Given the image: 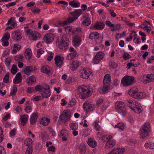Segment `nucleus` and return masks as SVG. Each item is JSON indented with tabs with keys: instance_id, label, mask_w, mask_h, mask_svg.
<instances>
[{
	"instance_id": "obj_61",
	"label": "nucleus",
	"mask_w": 154,
	"mask_h": 154,
	"mask_svg": "<svg viewBox=\"0 0 154 154\" xmlns=\"http://www.w3.org/2000/svg\"><path fill=\"white\" fill-rule=\"evenodd\" d=\"M154 60V56H152L148 59L147 62L148 64H150L152 63Z\"/></svg>"
},
{
	"instance_id": "obj_44",
	"label": "nucleus",
	"mask_w": 154,
	"mask_h": 154,
	"mask_svg": "<svg viewBox=\"0 0 154 154\" xmlns=\"http://www.w3.org/2000/svg\"><path fill=\"white\" fill-rule=\"evenodd\" d=\"M121 25L120 24H114V26L113 28H111V30L112 31L118 30L120 29Z\"/></svg>"
},
{
	"instance_id": "obj_36",
	"label": "nucleus",
	"mask_w": 154,
	"mask_h": 154,
	"mask_svg": "<svg viewBox=\"0 0 154 154\" xmlns=\"http://www.w3.org/2000/svg\"><path fill=\"white\" fill-rule=\"evenodd\" d=\"M76 54L77 52H76L69 53L67 56L66 59L68 60H71L76 56Z\"/></svg>"
},
{
	"instance_id": "obj_39",
	"label": "nucleus",
	"mask_w": 154,
	"mask_h": 154,
	"mask_svg": "<svg viewBox=\"0 0 154 154\" xmlns=\"http://www.w3.org/2000/svg\"><path fill=\"white\" fill-rule=\"evenodd\" d=\"M17 91V87L16 85H14L12 87V91L10 93L9 96L14 95L15 94Z\"/></svg>"
},
{
	"instance_id": "obj_31",
	"label": "nucleus",
	"mask_w": 154,
	"mask_h": 154,
	"mask_svg": "<svg viewBox=\"0 0 154 154\" xmlns=\"http://www.w3.org/2000/svg\"><path fill=\"white\" fill-rule=\"evenodd\" d=\"M87 143L89 146L92 147L94 148L96 146V141L93 139H88Z\"/></svg>"
},
{
	"instance_id": "obj_9",
	"label": "nucleus",
	"mask_w": 154,
	"mask_h": 154,
	"mask_svg": "<svg viewBox=\"0 0 154 154\" xmlns=\"http://www.w3.org/2000/svg\"><path fill=\"white\" fill-rule=\"evenodd\" d=\"M71 116V113L69 110H64L60 116L59 118L63 122H65L69 121Z\"/></svg>"
},
{
	"instance_id": "obj_20",
	"label": "nucleus",
	"mask_w": 154,
	"mask_h": 154,
	"mask_svg": "<svg viewBox=\"0 0 154 154\" xmlns=\"http://www.w3.org/2000/svg\"><path fill=\"white\" fill-rule=\"evenodd\" d=\"M135 113L139 114L142 111V108L140 103L137 102L136 103L135 106L132 110Z\"/></svg>"
},
{
	"instance_id": "obj_7",
	"label": "nucleus",
	"mask_w": 154,
	"mask_h": 154,
	"mask_svg": "<svg viewBox=\"0 0 154 154\" xmlns=\"http://www.w3.org/2000/svg\"><path fill=\"white\" fill-rule=\"evenodd\" d=\"M26 34L28 35L29 38L32 40H36L40 38V34L38 32L32 31L28 29L26 31Z\"/></svg>"
},
{
	"instance_id": "obj_57",
	"label": "nucleus",
	"mask_w": 154,
	"mask_h": 154,
	"mask_svg": "<svg viewBox=\"0 0 154 154\" xmlns=\"http://www.w3.org/2000/svg\"><path fill=\"white\" fill-rule=\"evenodd\" d=\"M9 72H8L6 73L3 79V82H4L7 83L9 82Z\"/></svg>"
},
{
	"instance_id": "obj_27",
	"label": "nucleus",
	"mask_w": 154,
	"mask_h": 154,
	"mask_svg": "<svg viewBox=\"0 0 154 154\" xmlns=\"http://www.w3.org/2000/svg\"><path fill=\"white\" fill-rule=\"evenodd\" d=\"M69 5L71 7L76 8L80 7V3L78 1L73 0L69 2Z\"/></svg>"
},
{
	"instance_id": "obj_6",
	"label": "nucleus",
	"mask_w": 154,
	"mask_h": 154,
	"mask_svg": "<svg viewBox=\"0 0 154 154\" xmlns=\"http://www.w3.org/2000/svg\"><path fill=\"white\" fill-rule=\"evenodd\" d=\"M135 78L133 76H125L123 77L121 81V83L125 87L130 86L135 82Z\"/></svg>"
},
{
	"instance_id": "obj_1",
	"label": "nucleus",
	"mask_w": 154,
	"mask_h": 154,
	"mask_svg": "<svg viewBox=\"0 0 154 154\" xmlns=\"http://www.w3.org/2000/svg\"><path fill=\"white\" fill-rule=\"evenodd\" d=\"M69 40L66 35H63L57 38L56 46L62 51L67 50L69 46Z\"/></svg>"
},
{
	"instance_id": "obj_52",
	"label": "nucleus",
	"mask_w": 154,
	"mask_h": 154,
	"mask_svg": "<svg viewBox=\"0 0 154 154\" xmlns=\"http://www.w3.org/2000/svg\"><path fill=\"white\" fill-rule=\"evenodd\" d=\"M60 136H68L67 131L66 130L63 129L60 132Z\"/></svg>"
},
{
	"instance_id": "obj_54",
	"label": "nucleus",
	"mask_w": 154,
	"mask_h": 154,
	"mask_svg": "<svg viewBox=\"0 0 154 154\" xmlns=\"http://www.w3.org/2000/svg\"><path fill=\"white\" fill-rule=\"evenodd\" d=\"M23 57L21 54L17 55L14 57V59L16 61L22 60H23Z\"/></svg>"
},
{
	"instance_id": "obj_2",
	"label": "nucleus",
	"mask_w": 154,
	"mask_h": 154,
	"mask_svg": "<svg viewBox=\"0 0 154 154\" xmlns=\"http://www.w3.org/2000/svg\"><path fill=\"white\" fill-rule=\"evenodd\" d=\"M111 77L109 74H106L104 77L103 81V87L100 88L98 90V92L101 94H104L108 92L110 89Z\"/></svg>"
},
{
	"instance_id": "obj_33",
	"label": "nucleus",
	"mask_w": 154,
	"mask_h": 154,
	"mask_svg": "<svg viewBox=\"0 0 154 154\" xmlns=\"http://www.w3.org/2000/svg\"><path fill=\"white\" fill-rule=\"evenodd\" d=\"M141 128L143 129L144 128V129H145L149 132H150L151 129V127L150 123L148 122L145 123L142 126Z\"/></svg>"
},
{
	"instance_id": "obj_64",
	"label": "nucleus",
	"mask_w": 154,
	"mask_h": 154,
	"mask_svg": "<svg viewBox=\"0 0 154 154\" xmlns=\"http://www.w3.org/2000/svg\"><path fill=\"white\" fill-rule=\"evenodd\" d=\"M35 89L36 91H41L42 90V87L41 85H38L35 86Z\"/></svg>"
},
{
	"instance_id": "obj_50",
	"label": "nucleus",
	"mask_w": 154,
	"mask_h": 154,
	"mask_svg": "<svg viewBox=\"0 0 154 154\" xmlns=\"http://www.w3.org/2000/svg\"><path fill=\"white\" fill-rule=\"evenodd\" d=\"M125 127V125L122 123H119L117 125H116L115 128H118L121 130H123Z\"/></svg>"
},
{
	"instance_id": "obj_53",
	"label": "nucleus",
	"mask_w": 154,
	"mask_h": 154,
	"mask_svg": "<svg viewBox=\"0 0 154 154\" xmlns=\"http://www.w3.org/2000/svg\"><path fill=\"white\" fill-rule=\"evenodd\" d=\"M5 64L6 66H9L11 62V58L9 57L6 58L5 61Z\"/></svg>"
},
{
	"instance_id": "obj_17",
	"label": "nucleus",
	"mask_w": 154,
	"mask_h": 154,
	"mask_svg": "<svg viewBox=\"0 0 154 154\" xmlns=\"http://www.w3.org/2000/svg\"><path fill=\"white\" fill-rule=\"evenodd\" d=\"M81 39L80 37L78 35L74 36L72 38V45L75 47H77L81 44Z\"/></svg>"
},
{
	"instance_id": "obj_32",
	"label": "nucleus",
	"mask_w": 154,
	"mask_h": 154,
	"mask_svg": "<svg viewBox=\"0 0 154 154\" xmlns=\"http://www.w3.org/2000/svg\"><path fill=\"white\" fill-rule=\"evenodd\" d=\"M79 149L81 154H84L86 152V146L85 144L83 143L81 144L79 146Z\"/></svg>"
},
{
	"instance_id": "obj_24",
	"label": "nucleus",
	"mask_w": 154,
	"mask_h": 154,
	"mask_svg": "<svg viewBox=\"0 0 154 154\" xmlns=\"http://www.w3.org/2000/svg\"><path fill=\"white\" fill-rule=\"evenodd\" d=\"M28 119V116L27 115H23L20 116L21 124L23 126H24L27 122Z\"/></svg>"
},
{
	"instance_id": "obj_49",
	"label": "nucleus",
	"mask_w": 154,
	"mask_h": 154,
	"mask_svg": "<svg viewBox=\"0 0 154 154\" xmlns=\"http://www.w3.org/2000/svg\"><path fill=\"white\" fill-rule=\"evenodd\" d=\"M145 146L146 147L148 146L149 147V148L153 149H154V143H148L146 142V143H145Z\"/></svg>"
},
{
	"instance_id": "obj_41",
	"label": "nucleus",
	"mask_w": 154,
	"mask_h": 154,
	"mask_svg": "<svg viewBox=\"0 0 154 154\" xmlns=\"http://www.w3.org/2000/svg\"><path fill=\"white\" fill-rule=\"evenodd\" d=\"M112 138V136L111 135H105L102 137V140L103 141H107L110 140Z\"/></svg>"
},
{
	"instance_id": "obj_15",
	"label": "nucleus",
	"mask_w": 154,
	"mask_h": 154,
	"mask_svg": "<svg viewBox=\"0 0 154 154\" xmlns=\"http://www.w3.org/2000/svg\"><path fill=\"white\" fill-rule=\"evenodd\" d=\"M11 36L14 40L18 41L22 38V34L20 31L15 30L12 32Z\"/></svg>"
},
{
	"instance_id": "obj_42",
	"label": "nucleus",
	"mask_w": 154,
	"mask_h": 154,
	"mask_svg": "<svg viewBox=\"0 0 154 154\" xmlns=\"http://www.w3.org/2000/svg\"><path fill=\"white\" fill-rule=\"evenodd\" d=\"M81 63L78 61H74L71 64V66L72 67H78L79 66L81 65Z\"/></svg>"
},
{
	"instance_id": "obj_56",
	"label": "nucleus",
	"mask_w": 154,
	"mask_h": 154,
	"mask_svg": "<svg viewBox=\"0 0 154 154\" xmlns=\"http://www.w3.org/2000/svg\"><path fill=\"white\" fill-rule=\"evenodd\" d=\"M41 70L42 72L47 74H49L51 72L50 70V69H48L47 68H41Z\"/></svg>"
},
{
	"instance_id": "obj_55",
	"label": "nucleus",
	"mask_w": 154,
	"mask_h": 154,
	"mask_svg": "<svg viewBox=\"0 0 154 154\" xmlns=\"http://www.w3.org/2000/svg\"><path fill=\"white\" fill-rule=\"evenodd\" d=\"M90 130L87 129L83 131L82 136L84 137H87L90 134Z\"/></svg>"
},
{
	"instance_id": "obj_43",
	"label": "nucleus",
	"mask_w": 154,
	"mask_h": 154,
	"mask_svg": "<svg viewBox=\"0 0 154 154\" xmlns=\"http://www.w3.org/2000/svg\"><path fill=\"white\" fill-rule=\"evenodd\" d=\"M54 53L51 51H48L47 53V60L48 61H51L53 58Z\"/></svg>"
},
{
	"instance_id": "obj_5",
	"label": "nucleus",
	"mask_w": 154,
	"mask_h": 154,
	"mask_svg": "<svg viewBox=\"0 0 154 154\" xmlns=\"http://www.w3.org/2000/svg\"><path fill=\"white\" fill-rule=\"evenodd\" d=\"M115 108L118 112L125 117L127 113V110L125 104L121 101L117 102L115 103Z\"/></svg>"
},
{
	"instance_id": "obj_35",
	"label": "nucleus",
	"mask_w": 154,
	"mask_h": 154,
	"mask_svg": "<svg viewBox=\"0 0 154 154\" xmlns=\"http://www.w3.org/2000/svg\"><path fill=\"white\" fill-rule=\"evenodd\" d=\"M105 26V25L103 22H97V30H102L104 29Z\"/></svg>"
},
{
	"instance_id": "obj_59",
	"label": "nucleus",
	"mask_w": 154,
	"mask_h": 154,
	"mask_svg": "<svg viewBox=\"0 0 154 154\" xmlns=\"http://www.w3.org/2000/svg\"><path fill=\"white\" fill-rule=\"evenodd\" d=\"M44 51L41 49H39L37 50V57L39 58L40 56L44 53Z\"/></svg>"
},
{
	"instance_id": "obj_25",
	"label": "nucleus",
	"mask_w": 154,
	"mask_h": 154,
	"mask_svg": "<svg viewBox=\"0 0 154 154\" xmlns=\"http://www.w3.org/2000/svg\"><path fill=\"white\" fill-rule=\"evenodd\" d=\"M32 54V51L30 49L27 48L26 49L24 54L26 58L30 60L31 58Z\"/></svg>"
},
{
	"instance_id": "obj_26",
	"label": "nucleus",
	"mask_w": 154,
	"mask_h": 154,
	"mask_svg": "<svg viewBox=\"0 0 154 154\" xmlns=\"http://www.w3.org/2000/svg\"><path fill=\"white\" fill-rule=\"evenodd\" d=\"M36 81V78L34 75L30 76L27 79L26 81L27 83L29 85H32L34 82Z\"/></svg>"
},
{
	"instance_id": "obj_40",
	"label": "nucleus",
	"mask_w": 154,
	"mask_h": 154,
	"mask_svg": "<svg viewBox=\"0 0 154 154\" xmlns=\"http://www.w3.org/2000/svg\"><path fill=\"white\" fill-rule=\"evenodd\" d=\"M69 126L71 129L73 131L76 130L78 127V124L74 123H70Z\"/></svg>"
},
{
	"instance_id": "obj_45",
	"label": "nucleus",
	"mask_w": 154,
	"mask_h": 154,
	"mask_svg": "<svg viewBox=\"0 0 154 154\" xmlns=\"http://www.w3.org/2000/svg\"><path fill=\"white\" fill-rule=\"evenodd\" d=\"M10 37V34L9 32H6L2 39V41H8Z\"/></svg>"
},
{
	"instance_id": "obj_30",
	"label": "nucleus",
	"mask_w": 154,
	"mask_h": 154,
	"mask_svg": "<svg viewBox=\"0 0 154 154\" xmlns=\"http://www.w3.org/2000/svg\"><path fill=\"white\" fill-rule=\"evenodd\" d=\"M21 48V46L18 44H14L13 46V49L11 51L12 54H16L17 52Z\"/></svg>"
},
{
	"instance_id": "obj_38",
	"label": "nucleus",
	"mask_w": 154,
	"mask_h": 154,
	"mask_svg": "<svg viewBox=\"0 0 154 154\" xmlns=\"http://www.w3.org/2000/svg\"><path fill=\"white\" fill-rule=\"evenodd\" d=\"M97 131H98L97 133V136H100L101 135H102L103 133V131L102 129V128L100 125L97 123Z\"/></svg>"
},
{
	"instance_id": "obj_22",
	"label": "nucleus",
	"mask_w": 154,
	"mask_h": 154,
	"mask_svg": "<svg viewBox=\"0 0 154 154\" xmlns=\"http://www.w3.org/2000/svg\"><path fill=\"white\" fill-rule=\"evenodd\" d=\"M137 102L134 100H127L126 101V103L128 106L132 110L135 106L136 103Z\"/></svg>"
},
{
	"instance_id": "obj_34",
	"label": "nucleus",
	"mask_w": 154,
	"mask_h": 154,
	"mask_svg": "<svg viewBox=\"0 0 154 154\" xmlns=\"http://www.w3.org/2000/svg\"><path fill=\"white\" fill-rule=\"evenodd\" d=\"M33 141L32 139L30 138H29L25 140L24 144L28 147H32V144Z\"/></svg>"
},
{
	"instance_id": "obj_58",
	"label": "nucleus",
	"mask_w": 154,
	"mask_h": 154,
	"mask_svg": "<svg viewBox=\"0 0 154 154\" xmlns=\"http://www.w3.org/2000/svg\"><path fill=\"white\" fill-rule=\"evenodd\" d=\"M82 23L84 25H89L90 24V21L89 20V19L88 18H86L85 20L82 22Z\"/></svg>"
},
{
	"instance_id": "obj_4",
	"label": "nucleus",
	"mask_w": 154,
	"mask_h": 154,
	"mask_svg": "<svg viewBox=\"0 0 154 154\" xmlns=\"http://www.w3.org/2000/svg\"><path fill=\"white\" fill-rule=\"evenodd\" d=\"M87 86H79L78 88V94L79 97L82 99H85L88 98L91 95V90Z\"/></svg>"
},
{
	"instance_id": "obj_11",
	"label": "nucleus",
	"mask_w": 154,
	"mask_h": 154,
	"mask_svg": "<svg viewBox=\"0 0 154 154\" xmlns=\"http://www.w3.org/2000/svg\"><path fill=\"white\" fill-rule=\"evenodd\" d=\"M64 57L60 55L56 56L54 58L55 65L60 67L63 66L64 64Z\"/></svg>"
},
{
	"instance_id": "obj_63",
	"label": "nucleus",
	"mask_w": 154,
	"mask_h": 154,
	"mask_svg": "<svg viewBox=\"0 0 154 154\" xmlns=\"http://www.w3.org/2000/svg\"><path fill=\"white\" fill-rule=\"evenodd\" d=\"M103 37L102 34L99 35L97 33V40H99V42L101 43L103 41Z\"/></svg>"
},
{
	"instance_id": "obj_29",
	"label": "nucleus",
	"mask_w": 154,
	"mask_h": 154,
	"mask_svg": "<svg viewBox=\"0 0 154 154\" xmlns=\"http://www.w3.org/2000/svg\"><path fill=\"white\" fill-rule=\"evenodd\" d=\"M140 133L141 136L142 138H144L149 135V132L146 131L144 129L141 128L140 129Z\"/></svg>"
},
{
	"instance_id": "obj_16",
	"label": "nucleus",
	"mask_w": 154,
	"mask_h": 154,
	"mask_svg": "<svg viewBox=\"0 0 154 154\" xmlns=\"http://www.w3.org/2000/svg\"><path fill=\"white\" fill-rule=\"evenodd\" d=\"M83 108L85 111L88 112L93 110L95 108L93 104H90L85 101L83 104Z\"/></svg>"
},
{
	"instance_id": "obj_62",
	"label": "nucleus",
	"mask_w": 154,
	"mask_h": 154,
	"mask_svg": "<svg viewBox=\"0 0 154 154\" xmlns=\"http://www.w3.org/2000/svg\"><path fill=\"white\" fill-rule=\"evenodd\" d=\"M31 72V70L29 68H26L23 70L24 73L28 75H30Z\"/></svg>"
},
{
	"instance_id": "obj_3",
	"label": "nucleus",
	"mask_w": 154,
	"mask_h": 154,
	"mask_svg": "<svg viewBox=\"0 0 154 154\" xmlns=\"http://www.w3.org/2000/svg\"><path fill=\"white\" fill-rule=\"evenodd\" d=\"M82 11L80 9H75L74 11L71 12L70 14L72 16V17H69L68 20L63 22H59V24L61 26H63L71 23L76 20L78 17L82 14Z\"/></svg>"
},
{
	"instance_id": "obj_23",
	"label": "nucleus",
	"mask_w": 154,
	"mask_h": 154,
	"mask_svg": "<svg viewBox=\"0 0 154 154\" xmlns=\"http://www.w3.org/2000/svg\"><path fill=\"white\" fill-rule=\"evenodd\" d=\"M22 79V77L20 73H18L13 80V82L14 84H17L20 83Z\"/></svg>"
},
{
	"instance_id": "obj_14",
	"label": "nucleus",
	"mask_w": 154,
	"mask_h": 154,
	"mask_svg": "<svg viewBox=\"0 0 154 154\" xmlns=\"http://www.w3.org/2000/svg\"><path fill=\"white\" fill-rule=\"evenodd\" d=\"M139 90L136 87L132 88L129 90L128 94L133 98L135 99L137 98V96L138 95Z\"/></svg>"
},
{
	"instance_id": "obj_13",
	"label": "nucleus",
	"mask_w": 154,
	"mask_h": 154,
	"mask_svg": "<svg viewBox=\"0 0 154 154\" xmlns=\"http://www.w3.org/2000/svg\"><path fill=\"white\" fill-rule=\"evenodd\" d=\"M45 86L47 87L42 88L43 93H42L41 95L44 98H48L51 95V90L49 85L46 84Z\"/></svg>"
},
{
	"instance_id": "obj_51",
	"label": "nucleus",
	"mask_w": 154,
	"mask_h": 154,
	"mask_svg": "<svg viewBox=\"0 0 154 154\" xmlns=\"http://www.w3.org/2000/svg\"><path fill=\"white\" fill-rule=\"evenodd\" d=\"M31 104H29L28 105L26 106L25 108V111L27 113H29L32 111V106Z\"/></svg>"
},
{
	"instance_id": "obj_46",
	"label": "nucleus",
	"mask_w": 154,
	"mask_h": 154,
	"mask_svg": "<svg viewBox=\"0 0 154 154\" xmlns=\"http://www.w3.org/2000/svg\"><path fill=\"white\" fill-rule=\"evenodd\" d=\"M126 35V32L123 31L122 33H117L116 34V38H120Z\"/></svg>"
},
{
	"instance_id": "obj_21",
	"label": "nucleus",
	"mask_w": 154,
	"mask_h": 154,
	"mask_svg": "<svg viewBox=\"0 0 154 154\" xmlns=\"http://www.w3.org/2000/svg\"><path fill=\"white\" fill-rule=\"evenodd\" d=\"M50 119L49 118L44 117L40 119L39 120L40 123L43 126H47L50 122Z\"/></svg>"
},
{
	"instance_id": "obj_10",
	"label": "nucleus",
	"mask_w": 154,
	"mask_h": 154,
	"mask_svg": "<svg viewBox=\"0 0 154 154\" xmlns=\"http://www.w3.org/2000/svg\"><path fill=\"white\" fill-rule=\"evenodd\" d=\"M143 82L145 84L154 81V74H148L146 75H144L142 77Z\"/></svg>"
},
{
	"instance_id": "obj_47",
	"label": "nucleus",
	"mask_w": 154,
	"mask_h": 154,
	"mask_svg": "<svg viewBox=\"0 0 154 154\" xmlns=\"http://www.w3.org/2000/svg\"><path fill=\"white\" fill-rule=\"evenodd\" d=\"M89 38L92 40H94L95 42L96 38V32H94L91 33L90 34Z\"/></svg>"
},
{
	"instance_id": "obj_19",
	"label": "nucleus",
	"mask_w": 154,
	"mask_h": 154,
	"mask_svg": "<svg viewBox=\"0 0 154 154\" xmlns=\"http://www.w3.org/2000/svg\"><path fill=\"white\" fill-rule=\"evenodd\" d=\"M65 30L67 34L72 35L75 34V29L72 26H68L65 27Z\"/></svg>"
},
{
	"instance_id": "obj_60",
	"label": "nucleus",
	"mask_w": 154,
	"mask_h": 154,
	"mask_svg": "<svg viewBox=\"0 0 154 154\" xmlns=\"http://www.w3.org/2000/svg\"><path fill=\"white\" fill-rule=\"evenodd\" d=\"M33 151L32 147H28L25 152V154H32Z\"/></svg>"
},
{
	"instance_id": "obj_48",
	"label": "nucleus",
	"mask_w": 154,
	"mask_h": 154,
	"mask_svg": "<svg viewBox=\"0 0 154 154\" xmlns=\"http://www.w3.org/2000/svg\"><path fill=\"white\" fill-rule=\"evenodd\" d=\"M146 96V94L144 92H139L138 91V95L137 96V98L142 99L144 98Z\"/></svg>"
},
{
	"instance_id": "obj_12",
	"label": "nucleus",
	"mask_w": 154,
	"mask_h": 154,
	"mask_svg": "<svg viewBox=\"0 0 154 154\" xmlns=\"http://www.w3.org/2000/svg\"><path fill=\"white\" fill-rule=\"evenodd\" d=\"M54 35L51 33L46 34L44 37V40L46 43L49 44L52 42L55 38Z\"/></svg>"
},
{
	"instance_id": "obj_28",
	"label": "nucleus",
	"mask_w": 154,
	"mask_h": 154,
	"mask_svg": "<svg viewBox=\"0 0 154 154\" xmlns=\"http://www.w3.org/2000/svg\"><path fill=\"white\" fill-rule=\"evenodd\" d=\"M116 142L115 141L110 140L107 141L105 145V147L106 149L112 148L115 145Z\"/></svg>"
},
{
	"instance_id": "obj_18",
	"label": "nucleus",
	"mask_w": 154,
	"mask_h": 154,
	"mask_svg": "<svg viewBox=\"0 0 154 154\" xmlns=\"http://www.w3.org/2000/svg\"><path fill=\"white\" fill-rule=\"evenodd\" d=\"M38 116V114L37 112H35L32 114L29 119L31 124L34 125L35 124Z\"/></svg>"
},
{
	"instance_id": "obj_37",
	"label": "nucleus",
	"mask_w": 154,
	"mask_h": 154,
	"mask_svg": "<svg viewBox=\"0 0 154 154\" xmlns=\"http://www.w3.org/2000/svg\"><path fill=\"white\" fill-rule=\"evenodd\" d=\"M104 53L102 51L97 53V60L99 61L101 60L104 57Z\"/></svg>"
},
{
	"instance_id": "obj_8",
	"label": "nucleus",
	"mask_w": 154,
	"mask_h": 154,
	"mask_svg": "<svg viewBox=\"0 0 154 154\" xmlns=\"http://www.w3.org/2000/svg\"><path fill=\"white\" fill-rule=\"evenodd\" d=\"M91 73V69L89 68H83L80 71V77L83 79H87Z\"/></svg>"
}]
</instances>
